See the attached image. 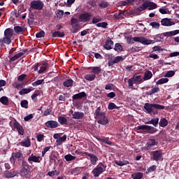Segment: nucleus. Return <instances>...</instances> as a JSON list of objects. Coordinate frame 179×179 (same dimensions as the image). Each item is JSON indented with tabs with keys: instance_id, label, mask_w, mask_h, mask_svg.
Returning a JSON list of instances; mask_svg holds the SVG:
<instances>
[{
	"instance_id": "f257e3e1",
	"label": "nucleus",
	"mask_w": 179,
	"mask_h": 179,
	"mask_svg": "<svg viewBox=\"0 0 179 179\" xmlns=\"http://www.w3.org/2000/svg\"><path fill=\"white\" fill-rule=\"evenodd\" d=\"M145 113L150 114V115H156L159 114L157 110H164L166 106L158 103H145L143 106Z\"/></svg>"
},
{
	"instance_id": "f03ea898",
	"label": "nucleus",
	"mask_w": 179,
	"mask_h": 179,
	"mask_svg": "<svg viewBox=\"0 0 179 179\" xmlns=\"http://www.w3.org/2000/svg\"><path fill=\"white\" fill-rule=\"evenodd\" d=\"M163 34L161 35H158L154 38V40L148 39L143 36H137L134 37L133 40L136 43H141V44H143V45H150V44H155V43H159L163 40Z\"/></svg>"
},
{
	"instance_id": "7ed1b4c3",
	"label": "nucleus",
	"mask_w": 179,
	"mask_h": 179,
	"mask_svg": "<svg viewBox=\"0 0 179 179\" xmlns=\"http://www.w3.org/2000/svg\"><path fill=\"white\" fill-rule=\"evenodd\" d=\"M94 115L98 124H101V125H107V124H108V118L106 116V113L101 112V108L98 107L95 110Z\"/></svg>"
},
{
	"instance_id": "20e7f679",
	"label": "nucleus",
	"mask_w": 179,
	"mask_h": 179,
	"mask_svg": "<svg viewBox=\"0 0 179 179\" xmlns=\"http://www.w3.org/2000/svg\"><path fill=\"white\" fill-rule=\"evenodd\" d=\"M12 37H13V29L8 28L4 31V37L0 40L1 44L9 45L12 43Z\"/></svg>"
},
{
	"instance_id": "39448f33",
	"label": "nucleus",
	"mask_w": 179,
	"mask_h": 179,
	"mask_svg": "<svg viewBox=\"0 0 179 179\" xmlns=\"http://www.w3.org/2000/svg\"><path fill=\"white\" fill-rule=\"evenodd\" d=\"M30 167L29 166V163L26 161H22V168L20 171V177H24V178H29L30 177Z\"/></svg>"
},
{
	"instance_id": "423d86ee",
	"label": "nucleus",
	"mask_w": 179,
	"mask_h": 179,
	"mask_svg": "<svg viewBox=\"0 0 179 179\" xmlns=\"http://www.w3.org/2000/svg\"><path fill=\"white\" fill-rule=\"evenodd\" d=\"M106 169H107V165L103 162H100L99 165L92 170V173L94 177H99L100 175L106 171Z\"/></svg>"
},
{
	"instance_id": "0eeeda50",
	"label": "nucleus",
	"mask_w": 179,
	"mask_h": 179,
	"mask_svg": "<svg viewBox=\"0 0 179 179\" xmlns=\"http://www.w3.org/2000/svg\"><path fill=\"white\" fill-rule=\"evenodd\" d=\"M138 132H146L147 134H154L157 129L153 127L148 125H140L137 127Z\"/></svg>"
},
{
	"instance_id": "6e6552de",
	"label": "nucleus",
	"mask_w": 179,
	"mask_h": 179,
	"mask_svg": "<svg viewBox=\"0 0 179 179\" xmlns=\"http://www.w3.org/2000/svg\"><path fill=\"white\" fill-rule=\"evenodd\" d=\"M31 9L35 10H43L44 3L41 0H36L31 2Z\"/></svg>"
},
{
	"instance_id": "1a4fd4ad",
	"label": "nucleus",
	"mask_w": 179,
	"mask_h": 179,
	"mask_svg": "<svg viewBox=\"0 0 179 179\" xmlns=\"http://www.w3.org/2000/svg\"><path fill=\"white\" fill-rule=\"evenodd\" d=\"M150 157L152 160L159 162L163 157V152L161 150H155L150 152Z\"/></svg>"
},
{
	"instance_id": "9d476101",
	"label": "nucleus",
	"mask_w": 179,
	"mask_h": 179,
	"mask_svg": "<svg viewBox=\"0 0 179 179\" xmlns=\"http://www.w3.org/2000/svg\"><path fill=\"white\" fill-rule=\"evenodd\" d=\"M146 150H155L157 148L158 143L155 139H149L147 142Z\"/></svg>"
},
{
	"instance_id": "9b49d317",
	"label": "nucleus",
	"mask_w": 179,
	"mask_h": 179,
	"mask_svg": "<svg viewBox=\"0 0 179 179\" xmlns=\"http://www.w3.org/2000/svg\"><path fill=\"white\" fill-rule=\"evenodd\" d=\"M84 155L90 157V163L92 166H96V164H97V162H99V158L97 157V156H96V155L88 152H85Z\"/></svg>"
},
{
	"instance_id": "f8f14e48",
	"label": "nucleus",
	"mask_w": 179,
	"mask_h": 179,
	"mask_svg": "<svg viewBox=\"0 0 179 179\" xmlns=\"http://www.w3.org/2000/svg\"><path fill=\"white\" fill-rule=\"evenodd\" d=\"M162 26H165L166 27H170V26H174L176 22L174 21H171V18H163L161 20Z\"/></svg>"
},
{
	"instance_id": "ddd939ff",
	"label": "nucleus",
	"mask_w": 179,
	"mask_h": 179,
	"mask_svg": "<svg viewBox=\"0 0 179 179\" xmlns=\"http://www.w3.org/2000/svg\"><path fill=\"white\" fill-rule=\"evenodd\" d=\"M92 19V14L90 13H84L79 17V22H89Z\"/></svg>"
},
{
	"instance_id": "4468645a",
	"label": "nucleus",
	"mask_w": 179,
	"mask_h": 179,
	"mask_svg": "<svg viewBox=\"0 0 179 179\" xmlns=\"http://www.w3.org/2000/svg\"><path fill=\"white\" fill-rule=\"evenodd\" d=\"M71 113L73 120H83L85 117V113L83 112H73V110H71Z\"/></svg>"
},
{
	"instance_id": "2eb2a0df",
	"label": "nucleus",
	"mask_w": 179,
	"mask_h": 179,
	"mask_svg": "<svg viewBox=\"0 0 179 179\" xmlns=\"http://www.w3.org/2000/svg\"><path fill=\"white\" fill-rule=\"evenodd\" d=\"M41 160H43V158L40 156H36L34 154H31L28 157V162L29 163H31L33 162L34 163H41Z\"/></svg>"
},
{
	"instance_id": "dca6fc26",
	"label": "nucleus",
	"mask_w": 179,
	"mask_h": 179,
	"mask_svg": "<svg viewBox=\"0 0 179 179\" xmlns=\"http://www.w3.org/2000/svg\"><path fill=\"white\" fill-rule=\"evenodd\" d=\"M71 26L73 29V33H76L78 30H79V20L76 18H72L71 20Z\"/></svg>"
},
{
	"instance_id": "f3484780",
	"label": "nucleus",
	"mask_w": 179,
	"mask_h": 179,
	"mask_svg": "<svg viewBox=\"0 0 179 179\" xmlns=\"http://www.w3.org/2000/svg\"><path fill=\"white\" fill-rule=\"evenodd\" d=\"M19 174V172L17 171H5L3 173L4 178H13L14 177H16Z\"/></svg>"
},
{
	"instance_id": "a211bd4d",
	"label": "nucleus",
	"mask_w": 179,
	"mask_h": 179,
	"mask_svg": "<svg viewBox=\"0 0 179 179\" xmlns=\"http://www.w3.org/2000/svg\"><path fill=\"white\" fill-rule=\"evenodd\" d=\"M114 46V41L111 40L110 38H108L106 39V41L105 43V45L103 48L105 50H113V47Z\"/></svg>"
},
{
	"instance_id": "6ab92c4d",
	"label": "nucleus",
	"mask_w": 179,
	"mask_h": 179,
	"mask_svg": "<svg viewBox=\"0 0 179 179\" xmlns=\"http://www.w3.org/2000/svg\"><path fill=\"white\" fill-rule=\"evenodd\" d=\"M14 128L17 129L18 134L20 135H24V129H23V127L20 125V124L17 122H14Z\"/></svg>"
},
{
	"instance_id": "aec40b11",
	"label": "nucleus",
	"mask_w": 179,
	"mask_h": 179,
	"mask_svg": "<svg viewBox=\"0 0 179 179\" xmlns=\"http://www.w3.org/2000/svg\"><path fill=\"white\" fill-rule=\"evenodd\" d=\"M133 80H134V84L136 85H141V83H143L145 81V80H143V77L141 75H134L133 76Z\"/></svg>"
},
{
	"instance_id": "412c9836",
	"label": "nucleus",
	"mask_w": 179,
	"mask_h": 179,
	"mask_svg": "<svg viewBox=\"0 0 179 179\" xmlns=\"http://www.w3.org/2000/svg\"><path fill=\"white\" fill-rule=\"evenodd\" d=\"M177 34H179L178 29L162 33L164 37H173V36H177Z\"/></svg>"
},
{
	"instance_id": "4be33fe9",
	"label": "nucleus",
	"mask_w": 179,
	"mask_h": 179,
	"mask_svg": "<svg viewBox=\"0 0 179 179\" xmlns=\"http://www.w3.org/2000/svg\"><path fill=\"white\" fill-rule=\"evenodd\" d=\"M48 128H57L58 127V122L54 120H49L45 123Z\"/></svg>"
},
{
	"instance_id": "5701e85b",
	"label": "nucleus",
	"mask_w": 179,
	"mask_h": 179,
	"mask_svg": "<svg viewBox=\"0 0 179 179\" xmlns=\"http://www.w3.org/2000/svg\"><path fill=\"white\" fill-rule=\"evenodd\" d=\"M83 97H87L86 92H82L78 94H76L72 96L73 100H78V99H83Z\"/></svg>"
},
{
	"instance_id": "b1692460",
	"label": "nucleus",
	"mask_w": 179,
	"mask_h": 179,
	"mask_svg": "<svg viewBox=\"0 0 179 179\" xmlns=\"http://www.w3.org/2000/svg\"><path fill=\"white\" fill-rule=\"evenodd\" d=\"M147 3V8H148V10H153V9H156L157 8V4L156 3H153L152 1H145Z\"/></svg>"
},
{
	"instance_id": "393cba45",
	"label": "nucleus",
	"mask_w": 179,
	"mask_h": 179,
	"mask_svg": "<svg viewBox=\"0 0 179 179\" xmlns=\"http://www.w3.org/2000/svg\"><path fill=\"white\" fill-rule=\"evenodd\" d=\"M65 141H66V134H64L62 137H59L58 140H56L57 146H61Z\"/></svg>"
},
{
	"instance_id": "a878e982",
	"label": "nucleus",
	"mask_w": 179,
	"mask_h": 179,
	"mask_svg": "<svg viewBox=\"0 0 179 179\" xmlns=\"http://www.w3.org/2000/svg\"><path fill=\"white\" fill-rule=\"evenodd\" d=\"M145 124L153 125L154 127H157L159 125V117H155L151 120L146 122Z\"/></svg>"
},
{
	"instance_id": "bb28decb",
	"label": "nucleus",
	"mask_w": 179,
	"mask_h": 179,
	"mask_svg": "<svg viewBox=\"0 0 179 179\" xmlns=\"http://www.w3.org/2000/svg\"><path fill=\"white\" fill-rule=\"evenodd\" d=\"M58 121L61 125H68V119L64 116H59Z\"/></svg>"
},
{
	"instance_id": "cd10ccee",
	"label": "nucleus",
	"mask_w": 179,
	"mask_h": 179,
	"mask_svg": "<svg viewBox=\"0 0 179 179\" xmlns=\"http://www.w3.org/2000/svg\"><path fill=\"white\" fill-rule=\"evenodd\" d=\"M153 76V74L152 73V71H147L144 73V77L143 78V80H149L150 79H152V77Z\"/></svg>"
},
{
	"instance_id": "c85d7f7f",
	"label": "nucleus",
	"mask_w": 179,
	"mask_h": 179,
	"mask_svg": "<svg viewBox=\"0 0 179 179\" xmlns=\"http://www.w3.org/2000/svg\"><path fill=\"white\" fill-rule=\"evenodd\" d=\"M19 145H20V146H24V148H29V146L31 145V143L30 142L29 139H27L24 141L20 142Z\"/></svg>"
},
{
	"instance_id": "c756f323",
	"label": "nucleus",
	"mask_w": 179,
	"mask_h": 179,
	"mask_svg": "<svg viewBox=\"0 0 179 179\" xmlns=\"http://www.w3.org/2000/svg\"><path fill=\"white\" fill-rule=\"evenodd\" d=\"M167 125H169V121H167V119H166V117L162 118L159 121V127L164 128L165 127H167Z\"/></svg>"
},
{
	"instance_id": "7c9ffc66",
	"label": "nucleus",
	"mask_w": 179,
	"mask_h": 179,
	"mask_svg": "<svg viewBox=\"0 0 179 179\" xmlns=\"http://www.w3.org/2000/svg\"><path fill=\"white\" fill-rule=\"evenodd\" d=\"M159 92H160V88H159V87H154L152 88L151 91L147 92V95L152 96V94H155V93H159Z\"/></svg>"
},
{
	"instance_id": "2f4dec72",
	"label": "nucleus",
	"mask_w": 179,
	"mask_h": 179,
	"mask_svg": "<svg viewBox=\"0 0 179 179\" xmlns=\"http://www.w3.org/2000/svg\"><path fill=\"white\" fill-rule=\"evenodd\" d=\"M143 173L141 172H136L131 175L132 179H142Z\"/></svg>"
},
{
	"instance_id": "473e14b6",
	"label": "nucleus",
	"mask_w": 179,
	"mask_h": 179,
	"mask_svg": "<svg viewBox=\"0 0 179 179\" xmlns=\"http://www.w3.org/2000/svg\"><path fill=\"white\" fill-rule=\"evenodd\" d=\"M63 85L65 87H71L73 85V80L71 78L67 79L64 82Z\"/></svg>"
},
{
	"instance_id": "72a5a7b5",
	"label": "nucleus",
	"mask_w": 179,
	"mask_h": 179,
	"mask_svg": "<svg viewBox=\"0 0 179 179\" xmlns=\"http://www.w3.org/2000/svg\"><path fill=\"white\" fill-rule=\"evenodd\" d=\"M84 78L86 79V80H89L90 82H92L96 79V75L94 74H86L84 76Z\"/></svg>"
},
{
	"instance_id": "f704fd0d",
	"label": "nucleus",
	"mask_w": 179,
	"mask_h": 179,
	"mask_svg": "<svg viewBox=\"0 0 179 179\" xmlns=\"http://www.w3.org/2000/svg\"><path fill=\"white\" fill-rule=\"evenodd\" d=\"M13 157L18 159V160H22V159H23V153L21 152H13Z\"/></svg>"
},
{
	"instance_id": "c9c22d12",
	"label": "nucleus",
	"mask_w": 179,
	"mask_h": 179,
	"mask_svg": "<svg viewBox=\"0 0 179 179\" xmlns=\"http://www.w3.org/2000/svg\"><path fill=\"white\" fill-rule=\"evenodd\" d=\"M31 90V88H24L19 92V94H20V96H23V94H27L28 93H30Z\"/></svg>"
},
{
	"instance_id": "e433bc0d",
	"label": "nucleus",
	"mask_w": 179,
	"mask_h": 179,
	"mask_svg": "<svg viewBox=\"0 0 179 179\" xmlns=\"http://www.w3.org/2000/svg\"><path fill=\"white\" fill-rule=\"evenodd\" d=\"M0 102L1 104H3V106H8V104H9V99L7 96H2L0 99Z\"/></svg>"
},
{
	"instance_id": "4c0bfd02",
	"label": "nucleus",
	"mask_w": 179,
	"mask_h": 179,
	"mask_svg": "<svg viewBox=\"0 0 179 179\" xmlns=\"http://www.w3.org/2000/svg\"><path fill=\"white\" fill-rule=\"evenodd\" d=\"M114 50L115 51H117V52H121L123 51L124 48L120 43H115Z\"/></svg>"
},
{
	"instance_id": "58836bf2",
	"label": "nucleus",
	"mask_w": 179,
	"mask_h": 179,
	"mask_svg": "<svg viewBox=\"0 0 179 179\" xmlns=\"http://www.w3.org/2000/svg\"><path fill=\"white\" fill-rule=\"evenodd\" d=\"M145 9H148V6H147V3H146V1L144 2L141 6H140L137 8V11L138 12H143V10H145Z\"/></svg>"
},
{
	"instance_id": "ea45409f",
	"label": "nucleus",
	"mask_w": 179,
	"mask_h": 179,
	"mask_svg": "<svg viewBox=\"0 0 179 179\" xmlns=\"http://www.w3.org/2000/svg\"><path fill=\"white\" fill-rule=\"evenodd\" d=\"M91 72L94 73V75H99V73L101 72V69L100 67H94Z\"/></svg>"
},
{
	"instance_id": "a19ab883",
	"label": "nucleus",
	"mask_w": 179,
	"mask_h": 179,
	"mask_svg": "<svg viewBox=\"0 0 179 179\" xmlns=\"http://www.w3.org/2000/svg\"><path fill=\"white\" fill-rule=\"evenodd\" d=\"M64 36H65V34L59 31H56L52 33V37H64Z\"/></svg>"
},
{
	"instance_id": "79ce46f5",
	"label": "nucleus",
	"mask_w": 179,
	"mask_h": 179,
	"mask_svg": "<svg viewBox=\"0 0 179 179\" xmlns=\"http://www.w3.org/2000/svg\"><path fill=\"white\" fill-rule=\"evenodd\" d=\"M64 159L67 162H72V160H75V159H76V157L73 156L71 154H69V155H66L64 156Z\"/></svg>"
},
{
	"instance_id": "37998d69",
	"label": "nucleus",
	"mask_w": 179,
	"mask_h": 179,
	"mask_svg": "<svg viewBox=\"0 0 179 179\" xmlns=\"http://www.w3.org/2000/svg\"><path fill=\"white\" fill-rule=\"evenodd\" d=\"M169 82V78H160L158 81H157V85H164V83H167Z\"/></svg>"
},
{
	"instance_id": "c03bdc74",
	"label": "nucleus",
	"mask_w": 179,
	"mask_h": 179,
	"mask_svg": "<svg viewBox=\"0 0 179 179\" xmlns=\"http://www.w3.org/2000/svg\"><path fill=\"white\" fill-rule=\"evenodd\" d=\"M20 16V12L17 11V10H14L10 13L11 17H19Z\"/></svg>"
},
{
	"instance_id": "a18cd8bd",
	"label": "nucleus",
	"mask_w": 179,
	"mask_h": 179,
	"mask_svg": "<svg viewBox=\"0 0 179 179\" xmlns=\"http://www.w3.org/2000/svg\"><path fill=\"white\" fill-rule=\"evenodd\" d=\"M40 94V91L39 90H35L34 93L31 95V99L34 101H37V97Z\"/></svg>"
},
{
	"instance_id": "49530a36",
	"label": "nucleus",
	"mask_w": 179,
	"mask_h": 179,
	"mask_svg": "<svg viewBox=\"0 0 179 179\" xmlns=\"http://www.w3.org/2000/svg\"><path fill=\"white\" fill-rule=\"evenodd\" d=\"M134 83H135V81H134L133 77L128 80L129 89H134Z\"/></svg>"
},
{
	"instance_id": "de8ad7c7",
	"label": "nucleus",
	"mask_w": 179,
	"mask_h": 179,
	"mask_svg": "<svg viewBox=\"0 0 179 179\" xmlns=\"http://www.w3.org/2000/svg\"><path fill=\"white\" fill-rule=\"evenodd\" d=\"M150 26H152V29H160V23H158L157 22H150Z\"/></svg>"
},
{
	"instance_id": "09e8293b",
	"label": "nucleus",
	"mask_w": 179,
	"mask_h": 179,
	"mask_svg": "<svg viewBox=\"0 0 179 179\" xmlns=\"http://www.w3.org/2000/svg\"><path fill=\"white\" fill-rule=\"evenodd\" d=\"M20 104L23 108H29V101L27 100H22Z\"/></svg>"
},
{
	"instance_id": "8fccbe9b",
	"label": "nucleus",
	"mask_w": 179,
	"mask_h": 179,
	"mask_svg": "<svg viewBox=\"0 0 179 179\" xmlns=\"http://www.w3.org/2000/svg\"><path fill=\"white\" fill-rule=\"evenodd\" d=\"M29 18L28 19V24H33V23H34V15H33V13L29 14Z\"/></svg>"
},
{
	"instance_id": "3c124183",
	"label": "nucleus",
	"mask_w": 179,
	"mask_h": 179,
	"mask_svg": "<svg viewBox=\"0 0 179 179\" xmlns=\"http://www.w3.org/2000/svg\"><path fill=\"white\" fill-rule=\"evenodd\" d=\"M43 83H44V79L38 80L32 83V86H34V87L38 86L39 85H43Z\"/></svg>"
},
{
	"instance_id": "603ef678",
	"label": "nucleus",
	"mask_w": 179,
	"mask_h": 179,
	"mask_svg": "<svg viewBox=\"0 0 179 179\" xmlns=\"http://www.w3.org/2000/svg\"><path fill=\"white\" fill-rule=\"evenodd\" d=\"M176 75V72L174 71H169L165 74L166 78H173Z\"/></svg>"
},
{
	"instance_id": "864d4df0",
	"label": "nucleus",
	"mask_w": 179,
	"mask_h": 179,
	"mask_svg": "<svg viewBox=\"0 0 179 179\" xmlns=\"http://www.w3.org/2000/svg\"><path fill=\"white\" fill-rule=\"evenodd\" d=\"M14 31L17 34L22 33V31H23V27L20 26H15L14 27Z\"/></svg>"
},
{
	"instance_id": "5fc2aeb1",
	"label": "nucleus",
	"mask_w": 179,
	"mask_h": 179,
	"mask_svg": "<svg viewBox=\"0 0 179 179\" xmlns=\"http://www.w3.org/2000/svg\"><path fill=\"white\" fill-rule=\"evenodd\" d=\"M156 169H157V166L156 165H152L147 169V173H153Z\"/></svg>"
},
{
	"instance_id": "6e6d98bb",
	"label": "nucleus",
	"mask_w": 179,
	"mask_h": 179,
	"mask_svg": "<svg viewBox=\"0 0 179 179\" xmlns=\"http://www.w3.org/2000/svg\"><path fill=\"white\" fill-rule=\"evenodd\" d=\"M45 36V32L44 31H41L40 32H38L36 34V38H41V37H44Z\"/></svg>"
},
{
	"instance_id": "4d7b16f0",
	"label": "nucleus",
	"mask_w": 179,
	"mask_h": 179,
	"mask_svg": "<svg viewBox=\"0 0 179 179\" xmlns=\"http://www.w3.org/2000/svg\"><path fill=\"white\" fill-rule=\"evenodd\" d=\"M108 110H114L115 108H118V106L115 105L114 103H110L108 106Z\"/></svg>"
},
{
	"instance_id": "13d9d810",
	"label": "nucleus",
	"mask_w": 179,
	"mask_h": 179,
	"mask_svg": "<svg viewBox=\"0 0 179 179\" xmlns=\"http://www.w3.org/2000/svg\"><path fill=\"white\" fill-rule=\"evenodd\" d=\"M97 27H103V29H107V22H99L96 24Z\"/></svg>"
},
{
	"instance_id": "bf43d9fd",
	"label": "nucleus",
	"mask_w": 179,
	"mask_h": 179,
	"mask_svg": "<svg viewBox=\"0 0 179 179\" xmlns=\"http://www.w3.org/2000/svg\"><path fill=\"white\" fill-rule=\"evenodd\" d=\"M114 59L116 64H118V62H122V61H124V58L122 56H117Z\"/></svg>"
},
{
	"instance_id": "052dcab7",
	"label": "nucleus",
	"mask_w": 179,
	"mask_h": 179,
	"mask_svg": "<svg viewBox=\"0 0 179 179\" xmlns=\"http://www.w3.org/2000/svg\"><path fill=\"white\" fill-rule=\"evenodd\" d=\"M27 77V75L22 74L17 77V80H18V82H23V80H24V78Z\"/></svg>"
},
{
	"instance_id": "680f3d73",
	"label": "nucleus",
	"mask_w": 179,
	"mask_h": 179,
	"mask_svg": "<svg viewBox=\"0 0 179 179\" xmlns=\"http://www.w3.org/2000/svg\"><path fill=\"white\" fill-rule=\"evenodd\" d=\"M50 149H51V146H48L45 148L42 151V157H44V156L45 155V153H47V152H48V150H50Z\"/></svg>"
},
{
	"instance_id": "e2e57ef3",
	"label": "nucleus",
	"mask_w": 179,
	"mask_h": 179,
	"mask_svg": "<svg viewBox=\"0 0 179 179\" xmlns=\"http://www.w3.org/2000/svg\"><path fill=\"white\" fill-rule=\"evenodd\" d=\"M159 11L162 15H167L169 13V10H167L166 8H159Z\"/></svg>"
},
{
	"instance_id": "0e129e2a",
	"label": "nucleus",
	"mask_w": 179,
	"mask_h": 179,
	"mask_svg": "<svg viewBox=\"0 0 179 179\" xmlns=\"http://www.w3.org/2000/svg\"><path fill=\"white\" fill-rule=\"evenodd\" d=\"M100 8H107V6H108V3H107V1H102L100 4H99Z\"/></svg>"
},
{
	"instance_id": "69168bd1",
	"label": "nucleus",
	"mask_w": 179,
	"mask_h": 179,
	"mask_svg": "<svg viewBox=\"0 0 179 179\" xmlns=\"http://www.w3.org/2000/svg\"><path fill=\"white\" fill-rule=\"evenodd\" d=\"M152 51H158L160 52V51H163V49H162V47L160 46H154L152 48Z\"/></svg>"
},
{
	"instance_id": "338daca9",
	"label": "nucleus",
	"mask_w": 179,
	"mask_h": 179,
	"mask_svg": "<svg viewBox=\"0 0 179 179\" xmlns=\"http://www.w3.org/2000/svg\"><path fill=\"white\" fill-rule=\"evenodd\" d=\"M149 58H152L153 59H159V55L155 53H152V54H150Z\"/></svg>"
},
{
	"instance_id": "774afa93",
	"label": "nucleus",
	"mask_w": 179,
	"mask_h": 179,
	"mask_svg": "<svg viewBox=\"0 0 179 179\" xmlns=\"http://www.w3.org/2000/svg\"><path fill=\"white\" fill-rule=\"evenodd\" d=\"M107 97H108L109 99H114V97H115V92H110L107 94Z\"/></svg>"
}]
</instances>
